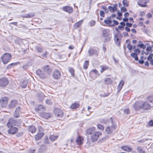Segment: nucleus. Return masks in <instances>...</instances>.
<instances>
[{"label": "nucleus", "mask_w": 153, "mask_h": 153, "mask_svg": "<svg viewBox=\"0 0 153 153\" xmlns=\"http://www.w3.org/2000/svg\"><path fill=\"white\" fill-rule=\"evenodd\" d=\"M44 69L45 72H47L48 74L51 71V69L48 65L45 66L44 68Z\"/></svg>", "instance_id": "58836bf2"}, {"label": "nucleus", "mask_w": 153, "mask_h": 153, "mask_svg": "<svg viewBox=\"0 0 153 153\" xmlns=\"http://www.w3.org/2000/svg\"><path fill=\"white\" fill-rule=\"evenodd\" d=\"M108 9L109 11L111 12H114L115 11L114 9V8L113 7L111 6H108Z\"/></svg>", "instance_id": "6e6d98bb"}, {"label": "nucleus", "mask_w": 153, "mask_h": 153, "mask_svg": "<svg viewBox=\"0 0 153 153\" xmlns=\"http://www.w3.org/2000/svg\"><path fill=\"white\" fill-rule=\"evenodd\" d=\"M23 132H18L16 134V136L17 137H19L22 136L23 134Z\"/></svg>", "instance_id": "e2e57ef3"}, {"label": "nucleus", "mask_w": 153, "mask_h": 153, "mask_svg": "<svg viewBox=\"0 0 153 153\" xmlns=\"http://www.w3.org/2000/svg\"><path fill=\"white\" fill-rule=\"evenodd\" d=\"M102 37L104 38L106 37L111 36L110 33V31L108 29H104L102 30Z\"/></svg>", "instance_id": "f3484780"}, {"label": "nucleus", "mask_w": 153, "mask_h": 153, "mask_svg": "<svg viewBox=\"0 0 153 153\" xmlns=\"http://www.w3.org/2000/svg\"><path fill=\"white\" fill-rule=\"evenodd\" d=\"M149 0H139L137 2L138 4L141 7H146L147 6L146 4L148 3Z\"/></svg>", "instance_id": "9b49d317"}, {"label": "nucleus", "mask_w": 153, "mask_h": 153, "mask_svg": "<svg viewBox=\"0 0 153 153\" xmlns=\"http://www.w3.org/2000/svg\"><path fill=\"white\" fill-rule=\"evenodd\" d=\"M95 127H92L88 128L86 130V134L87 135H90L92 134L95 131Z\"/></svg>", "instance_id": "6ab92c4d"}, {"label": "nucleus", "mask_w": 153, "mask_h": 153, "mask_svg": "<svg viewBox=\"0 0 153 153\" xmlns=\"http://www.w3.org/2000/svg\"><path fill=\"white\" fill-rule=\"evenodd\" d=\"M54 113L55 115L58 117L61 118L63 115V111L60 109H56L54 110Z\"/></svg>", "instance_id": "1a4fd4ad"}, {"label": "nucleus", "mask_w": 153, "mask_h": 153, "mask_svg": "<svg viewBox=\"0 0 153 153\" xmlns=\"http://www.w3.org/2000/svg\"><path fill=\"white\" fill-rule=\"evenodd\" d=\"M146 48H153V43L151 42H147L145 43Z\"/></svg>", "instance_id": "72a5a7b5"}, {"label": "nucleus", "mask_w": 153, "mask_h": 153, "mask_svg": "<svg viewBox=\"0 0 153 153\" xmlns=\"http://www.w3.org/2000/svg\"><path fill=\"white\" fill-rule=\"evenodd\" d=\"M21 108L20 107H18L15 109V111L13 114V117L14 118H16L20 117V112Z\"/></svg>", "instance_id": "4468645a"}, {"label": "nucleus", "mask_w": 153, "mask_h": 153, "mask_svg": "<svg viewBox=\"0 0 153 153\" xmlns=\"http://www.w3.org/2000/svg\"><path fill=\"white\" fill-rule=\"evenodd\" d=\"M8 98L7 97H2L0 100V105L1 107H5L8 102Z\"/></svg>", "instance_id": "6e6552de"}, {"label": "nucleus", "mask_w": 153, "mask_h": 153, "mask_svg": "<svg viewBox=\"0 0 153 153\" xmlns=\"http://www.w3.org/2000/svg\"><path fill=\"white\" fill-rule=\"evenodd\" d=\"M36 128L33 125L30 126L28 128V131L32 133H35L36 131Z\"/></svg>", "instance_id": "473e14b6"}, {"label": "nucleus", "mask_w": 153, "mask_h": 153, "mask_svg": "<svg viewBox=\"0 0 153 153\" xmlns=\"http://www.w3.org/2000/svg\"><path fill=\"white\" fill-rule=\"evenodd\" d=\"M47 146L45 144L41 145L39 149V151L41 152H43L45 150L47 149Z\"/></svg>", "instance_id": "c756f323"}, {"label": "nucleus", "mask_w": 153, "mask_h": 153, "mask_svg": "<svg viewBox=\"0 0 153 153\" xmlns=\"http://www.w3.org/2000/svg\"><path fill=\"white\" fill-rule=\"evenodd\" d=\"M124 113L126 114H128L130 113V110L129 108L124 109L123 110Z\"/></svg>", "instance_id": "052dcab7"}, {"label": "nucleus", "mask_w": 153, "mask_h": 153, "mask_svg": "<svg viewBox=\"0 0 153 153\" xmlns=\"http://www.w3.org/2000/svg\"><path fill=\"white\" fill-rule=\"evenodd\" d=\"M20 62H17L12 63L6 66V68L7 69H10L11 68H13L16 65H17L20 63Z\"/></svg>", "instance_id": "393cba45"}, {"label": "nucleus", "mask_w": 153, "mask_h": 153, "mask_svg": "<svg viewBox=\"0 0 153 153\" xmlns=\"http://www.w3.org/2000/svg\"><path fill=\"white\" fill-rule=\"evenodd\" d=\"M42 117L46 119L51 117V114L49 113L44 112L42 114Z\"/></svg>", "instance_id": "bb28decb"}, {"label": "nucleus", "mask_w": 153, "mask_h": 153, "mask_svg": "<svg viewBox=\"0 0 153 153\" xmlns=\"http://www.w3.org/2000/svg\"><path fill=\"white\" fill-rule=\"evenodd\" d=\"M112 22L114 23V24H111V25H109V26L113 27L115 25H117L119 24L118 22L116 20H113L112 21Z\"/></svg>", "instance_id": "09e8293b"}, {"label": "nucleus", "mask_w": 153, "mask_h": 153, "mask_svg": "<svg viewBox=\"0 0 153 153\" xmlns=\"http://www.w3.org/2000/svg\"><path fill=\"white\" fill-rule=\"evenodd\" d=\"M44 135V133L43 132L41 133H38L37 134L35 135V138L36 140H38L41 139L42 137Z\"/></svg>", "instance_id": "5701e85b"}, {"label": "nucleus", "mask_w": 153, "mask_h": 153, "mask_svg": "<svg viewBox=\"0 0 153 153\" xmlns=\"http://www.w3.org/2000/svg\"><path fill=\"white\" fill-rule=\"evenodd\" d=\"M127 48H136V46L135 45L133 46L130 44H128L127 45Z\"/></svg>", "instance_id": "338daca9"}, {"label": "nucleus", "mask_w": 153, "mask_h": 153, "mask_svg": "<svg viewBox=\"0 0 153 153\" xmlns=\"http://www.w3.org/2000/svg\"><path fill=\"white\" fill-rule=\"evenodd\" d=\"M110 121L111 123V125H108L106 126L105 128V131L106 133L108 134H111L113 133L114 130L116 128L117 124L114 123L113 119L112 117L110 118Z\"/></svg>", "instance_id": "f257e3e1"}, {"label": "nucleus", "mask_w": 153, "mask_h": 153, "mask_svg": "<svg viewBox=\"0 0 153 153\" xmlns=\"http://www.w3.org/2000/svg\"><path fill=\"white\" fill-rule=\"evenodd\" d=\"M123 5L126 7H127L128 6V2L126 0H123Z\"/></svg>", "instance_id": "864d4df0"}, {"label": "nucleus", "mask_w": 153, "mask_h": 153, "mask_svg": "<svg viewBox=\"0 0 153 153\" xmlns=\"http://www.w3.org/2000/svg\"><path fill=\"white\" fill-rule=\"evenodd\" d=\"M63 10L65 12H67L69 13H71L73 12V8L69 6H66L63 7Z\"/></svg>", "instance_id": "dca6fc26"}, {"label": "nucleus", "mask_w": 153, "mask_h": 153, "mask_svg": "<svg viewBox=\"0 0 153 153\" xmlns=\"http://www.w3.org/2000/svg\"><path fill=\"white\" fill-rule=\"evenodd\" d=\"M153 56V54H150L149 56H148L147 57V60L149 61H150L152 59V57Z\"/></svg>", "instance_id": "69168bd1"}, {"label": "nucleus", "mask_w": 153, "mask_h": 153, "mask_svg": "<svg viewBox=\"0 0 153 153\" xmlns=\"http://www.w3.org/2000/svg\"><path fill=\"white\" fill-rule=\"evenodd\" d=\"M9 83L8 79L5 77L0 78V87H5Z\"/></svg>", "instance_id": "423d86ee"}, {"label": "nucleus", "mask_w": 153, "mask_h": 153, "mask_svg": "<svg viewBox=\"0 0 153 153\" xmlns=\"http://www.w3.org/2000/svg\"><path fill=\"white\" fill-rule=\"evenodd\" d=\"M110 121H111L110 118L109 119L107 118H105L101 119L100 122L101 123L104 124H107Z\"/></svg>", "instance_id": "7c9ffc66"}, {"label": "nucleus", "mask_w": 153, "mask_h": 153, "mask_svg": "<svg viewBox=\"0 0 153 153\" xmlns=\"http://www.w3.org/2000/svg\"><path fill=\"white\" fill-rule=\"evenodd\" d=\"M79 104L76 102L72 104L70 106L71 108L73 109H77L79 108Z\"/></svg>", "instance_id": "e433bc0d"}, {"label": "nucleus", "mask_w": 153, "mask_h": 153, "mask_svg": "<svg viewBox=\"0 0 153 153\" xmlns=\"http://www.w3.org/2000/svg\"><path fill=\"white\" fill-rule=\"evenodd\" d=\"M101 67L102 68L100 71L101 73H102L104 71L108 69V67L106 66H104L103 65H101Z\"/></svg>", "instance_id": "3c124183"}, {"label": "nucleus", "mask_w": 153, "mask_h": 153, "mask_svg": "<svg viewBox=\"0 0 153 153\" xmlns=\"http://www.w3.org/2000/svg\"><path fill=\"white\" fill-rule=\"evenodd\" d=\"M28 83V81L27 80H24L20 83V86L22 88H26Z\"/></svg>", "instance_id": "a878e982"}, {"label": "nucleus", "mask_w": 153, "mask_h": 153, "mask_svg": "<svg viewBox=\"0 0 153 153\" xmlns=\"http://www.w3.org/2000/svg\"><path fill=\"white\" fill-rule=\"evenodd\" d=\"M142 42V41H139L138 42V44H137L136 46H137V48H146L145 43L144 44Z\"/></svg>", "instance_id": "f704fd0d"}, {"label": "nucleus", "mask_w": 153, "mask_h": 153, "mask_svg": "<svg viewBox=\"0 0 153 153\" xmlns=\"http://www.w3.org/2000/svg\"><path fill=\"white\" fill-rule=\"evenodd\" d=\"M141 102L137 101L134 104L133 107L136 111H139L141 108Z\"/></svg>", "instance_id": "9d476101"}, {"label": "nucleus", "mask_w": 153, "mask_h": 153, "mask_svg": "<svg viewBox=\"0 0 153 153\" xmlns=\"http://www.w3.org/2000/svg\"><path fill=\"white\" fill-rule=\"evenodd\" d=\"M112 82V80L109 78H105L104 81V83L105 84L111 85Z\"/></svg>", "instance_id": "c85d7f7f"}, {"label": "nucleus", "mask_w": 153, "mask_h": 153, "mask_svg": "<svg viewBox=\"0 0 153 153\" xmlns=\"http://www.w3.org/2000/svg\"><path fill=\"white\" fill-rule=\"evenodd\" d=\"M7 126L9 128L7 131L8 134H14L18 132V128L16 127L13 126L10 124L9 122H8Z\"/></svg>", "instance_id": "f03ea898"}, {"label": "nucleus", "mask_w": 153, "mask_h": 153, "mask_svg": "<svg viewBox=\"0 0 153 153\" xmlns=\"http://www.w3.org/2000/svg\"><path fill=\"white\" fill-rule=\"evenodd\" d=\"M45 143L46 144H48L49 143V141L48 140V137L46 136V137L45 139Z\"/></svg>", "instance_id": "680f3d73"}, {"label": "nucleus", "mask_w": 153, "mask_h": 153, "mask_svg": "<svg viewBox=\"0 0 153 153\" xmlns=\"http://www.w3.org/2000/svg\"><path fill=\"white\" fill-rule=\"evenodd\" d=\"M102 134V133L100 132L95 131L92 134L91 137V141L92 142H95L99 138V136Z\"/></svg>", "instance_id": "39448f33"}, {"label": "nucleus", "mask_w": 153, "mask_h": 153, "mask_svg": "<svg viewBox=\"0 0 153 153\" xmlns=\"http://www.w3.org/2000/svg\"><path fill=\"white\" fill-rule=\"evenodd\" d=\"M114 40L116 44L118 45H120V42L119 38L116 36H115Z\"/></svg>", "instance_id": "a19ab883"}, {"label": "nucleus", "mask_w": 153, "mask_h": 153, "mask_svg": "<svg viewBox=\"0 0 153 153\" xmlns=\"http://www.w3.org/2000/svg\"><path fill=\"white\" fill-rule=\"evenodd\" d=\"M42 72L41 69H39L36 71V73L38 76Z\"/></svg>", "instance_id": "774afa93"}, {"label": "nucleus", "mask_w": 153, "mask_h": 153, "mask_svg": "<svg viewBox=\"0 0 153 153\" xmlns=\"http://www.w3.org/2000/svg\"><path fill=\"white\" fill-rule=\"evenodd\" d=\"M141 108L144 110L149 109L151 108V105L149 104L148 101H141Z\"/></svg>", "instance_id": "0eeeda50"}, {"label": "nucleus", "mask_w": 153, "mask_h": 153, "mask_svg": "<svg viewBox=\"0 0 153 153\" xmlns=\"http://www.w3.org/2000/svg\"><path fill=\"white\" fill-rule=\"evenodd\" d=\"M89 55L90 56L93 55H98V51L94 49V48H90L88 51Z\"/></svg>", "instance_id": "a211bd4d"}, {"label": "nucleus", "mask_w": 153, "mask_h": 153, "mask_svg": "<svg viewBox=\"0 0 153 153\" xmlns=\"http://www.w3.org/2000/svg\"><path fill=\"white\" fill-rule=\"evenodd\" d=\"M39 77L41 79H44L46 77V76L45 74L43 73L42 72L39 75Z\"/></svg>", "instance_id": "603ef678"}, {"label": "nucleus", "mask_w": 153, "mask_h": 153, "mask_svg": "<svg viewBox=\"0 0 153 153\" xmlns=\"http://www.w3.org/2000/svg\"><path fill=\"white\" fill-rule=\"evenodd\" d=\"M97 127L100 130L102 131H103L104 129V126L100 124H98L97 125Z\"/></svg>", "instance_id": "8fccbe9b"}, {"label": "nucleus", "mask_w": 153, "mask_h": 153, "mask_svg": "<svg viewBox=\"0 0 153 153\" xmlns=\"http://www.w3.org/2000/svg\"><path fill=\"white\" fill-rule=\"evenodd\" d=\"M121 148L123 150L128 152H130L132 151L131 148L127 146H122Z\"/></svg>", "instance_id": "cd10ccee"}, {"label": "nucleus", "mask_w": 153, "mask_h": 153, "mask_svg": "<svg viewBox=\"0 0 153 153\" xmlns=\"http://www.w3.org/2000/svg\"><path fill=\"white\" fill-rule=\"evenodd\" d=\"M53 76L55 79H59L61 77V73L60 71L57 70H55L53 71Z\"/></svg>", "instance_id": "f8f14e48"}, {"label": "nucleus", "mask_w": 153, "mask_h": 153, "mask_svg": "<svg viewBox=\"0 0 153 153\" xmlns=\"http://www.w3.org/2000/svg\"><path fill=\"white\" fill-rule=\"evenodd\" d=\"M129 50L131 51L132 50H134V49L135 50H134V53H136L137 55L139 54L140 53V50L139 49V48H128Z\"/></svg>", "instance_id": "c03bdc74"}, {"label": "nucleus", "mask_w": 153, "mask_h": 153, "mask_svg": "<svg viewBox=\"0 0 153 153\" xmlns=\"http://www.w3.org/2000/svg\"><path fill=\"white\" fill-rule=\"evenodd\" d=\"M92 72L94 73V74H95L96 75V76H100V74L99 73L98 71L96 69H94L92 70L91 71V73H90V74H91Z\"/></svg>", "instance_id": "37998d69"}, {"label": "nucleus", "mask_w": 153, "mask_h": 153, "mask_svg": "<svg viewBox=\"0 0 153 153\" xmlns=\"http://www.w3.org/2000/svg\"><path fill=\"white\" fill-rule=\"evenodd\" d=\"M83 138L82 137L79 135L78 136L76 140V142L77 144L79 145H82L83 143Z\"/></svg>", "instance_id": "aec40b11"}, {"label": "nucleus", "mask_w": 153, "mask_h": 153, "mask_svg": "<svg viewBox=\"0 0 153 153\" xmlns=\"http://www.w3.org/2000/svg\"><path fill=\"white\" fill-rule=\"evenodd\" d=\"M19 52L21 55H23L29 52V48H19Z\"/></svg>", "instance_id": "412c9836"}, {"label": "nucleus", "mask_w": 153, "mask_h": 153, "mask_svg": "<svg viewBox=\"0 0 153 153\" xmlns=\"http://www.w3.org/2000/svg\"><path fill=\"white\" fill-rule=\"evenodd\" d=\"M18 103L17 101L15 100H11L9 104L8 108L9 109H11L15 108Z\"/></svg>", "instance_id": "ddd939ff"}, {"label": "nucleus", "mask_w": 153, "mask_h": 153, "mask_svg": "<svg viewBox=\"0 0 153 153\" xmlns=\"http://www.w3.org/2000/svg\"><path fill=\"white\" fill-rule=\"evenodd\" d=\"M11 57V54L6 53L3 55L1 57V59L3 64H6L10 61Z\"/></svg>", "instance_id": "20e7f679"}, {"label": "nucleus", "mask_w": 153, "mask_h": 153, "mask_svg": "<svg viewBox=\"0 0 153 153\" xmlns=\"http://www.w3.org/2000/svg\"><path fill=\"white\" fill-rule=\"evenodd\" d=\"M35 15V13L34 12L30 13H29L25 14L22 15V17L23 18H30L33 17Z\"/></svg>", "instance_id": "b1692460"}, {"label": "nucleus", "mask_w": 153, "mask_h": 153, "mask_svg": "<svg viewBox=\"0 0 153 153\" xmlns=\"http://www.w3.org/2000/svg\"><path fill=\"white\" fill-rule=\"evenodd\" d=\"M111 36H108L106 37V38H105L104 40L105 42H110L111 39Z\"/></svg>", "instance_id": "5fc2aeb1"}, {"label": "nucleus", "mask_w": 153, "mask_h": 153, "mask_svg": "<svg viewBox=\"0 0 153 153\" xmlns=\"http://www.w3.org/2000/svg\"><path fill=\"white\" fill-rule=\"evenodd\" d=\"M57 138V136H55L53 135H51L49 137L50 140L52 141L55 140Z\"/></svg>", "instance_id": "de8ad7c7"}, {"label": "nucleus", "mask_w": 153, "mask_h": 153, "mask_svg": "<svg viewBox=\"0 0 153 153\" xmlns=\"http://www.w3.org/2000/svg\"><path fill=\"white\" fill-rule=\"evenodd\" d=\"M8 122H9L10 124L13 126H17L18 127H21L22 123V121L20 119L15 120L12 117L10 118Z\"/></svg>", "instance_id": "7ed1b4c3"}, {"label": "nucleus", "mask_w": 153, "mask_h": 153, "mask_svg": "<svg viewBox=\"0 0 153 153\" xmlns=\"http://www.w3.org/2000/svg\"><path fill=\"white\" fill-rule=\"evenodd\" d=\"M147 100L151 103H153V95L148 96L147 98Z\"/></svg>", "instance_id": "49530a36"}, {"label": "nucleus", "mask_w": 153, "mask_h": 153, "mask_svg": "<svg viewBox=\"0 0 153 153\" xmlns=\"http://www.w3.org/2000/svg\"><path fill=\"white\" fill-rule=\"evenodd\" d=\"M89 65V61H85L84 63L83 68V69L86 70L88 68Z\"/></svg>", "instance_id": "79ce46f5"}, {"label": "nucleus", "mask_w": 153, "mask_h": 153, "mask_svg": "<svg viewBox=\"0 0 153 153\" xmlns=\"http://www.w3.org/2000/svg\"><path fill=\"white\" fill-rule=\"evenodd\" d=\"M96 22L95 21L92 20L90 22V25L91 26H93L95 24Z\"/></svg>", "instance_id": "bf43d9fd"}, {"label": "nucleus", "mask_w": 153, "mask_h": 153, "mask_svg": "<svg viewBox=\"0 0 153 153\" xmlns=\"http://www.w3.org/2000/svg\"><path fill=\"white\" fill-rule=\"evenodd\" d=\"M109 138V136H106L102 138L99 140V142L101 143H102L106 141Z\"/></svg>", "instance_id": "a18cd8bd"}, {"label": "nucleus", "mask_w": 153, "mask_h": 153, "mask_svg": "<svg viewBox=\"0 0 153 153\" xmlns=\"http://www.w3.org/2000/svg\"><path fill=\"white\" fill-rule=\"evenodd\" d=\"M100 15L101 16L104 17L105 16V13L103 11L101 10L100 11Z\"/></svg>", "instance_id": "0e129e2a"}, {"label": "nucleus", "mask_w": 153, "mask_h": 153, "mask_svg": "<svg viewBox=\"0 0 153 153\" xmlns=\"http://www.w3.org/2000/svg\"><path fill=\"white\" fill-rule=\"evenodd\" d=\"M136 149L138 153H146V151L143 150L141 146H137L136 148Z\"/></svg>", "instance_id": "2f4dec72"}, {"label": "nucleus", "mask_w": 153, "mask_h": 153, "mask_svg": "<svg viewBox=\"0 0 153 153\" xmlns=\"http://www.w3.org/2000/svg\"><path fill=\"white\" fill-rule=\"evenodd\" d=\"M38 106L39 107L37 108L38 111H39L41 108L44 109L45 108V106L42 105L40 104Z\"/></svg>", "instance_id": "13d9d810"}, {"label": "nucleus", "mask_w": 153, "mask_h": 153, "mask_svg": "<svg viewBox=\"0 0 153 153\" xmlns=\"http://www.w3.org/2000/svg\"><path fill=\"white\" fill-rule=\"evenodd\" d=\"M124 84V82L123 80H121L118 84L117 89V91L116 93V94L117 95L120 92L121 90L122 89L123 86Z\"/></svg>", "instance_id": "2eb2a0df"}, {"label": "nucleus", "mask_w": 153, "mask_h": 153, "mask_svg": "<svg viewBox=\"0 0 153 153\" xmlns=\"http://www.w3.org/2000/svg\"><path fill=\"white\" fill-rule=\"evenodd\" d=\"M46 103L49 105H51L52 104V102H51V101L50 99H47L45 101Z\"/></svg>", "instance_id": "4d7b16f0"}, {"label": "nucleus", "mask_w": 153, "mask_h": 153, "mask_svg": "<svg viewBox=\"0 0 153 153\" xmlns=\"http://www.w3.org/2000/svg\"><path fill=\"white\" fill-rule=\"evenodd\" d=\"M45 96L44 94H39L38 95V100L41 102H42L43 100V98Z\"/></svg>", "instance_id": "4c0bfd02"}, {"label": "nucleus", "mask_w": 153, "mask_h": 153, "mask_svg": "<svg viewBox=\"0 0 153 153\" xmlns=\"http://www.w3.org/2000/svg\"><path fill=\"white\" fill-rule=\"evenodd\" d=\"M107 19L104 21V22L107 25H110L112 23V21L110 17H107L106 18Z\"/></svg>", "instance_id": "c9c22d12"}, {"label": "nucleus", "mask_w": 153, "mask_h": 153, "mask_svg": "<svg viewBox=\"0 0 153 153\" xmlns=\"http://www.w3.org/2000/svg\"><path fill=\"white\" fill-rule=\"evenodd\" d=\"M74 71H75L73 68L69 67V72L71 73V76L73 77L75 76Z\"/></svg>", "instance_id": "ea45409f"}, {"label": "nucleus", "mask_w": 153, "mask_h": 153, "mask_svg": "<svg viewBox=\"0 0 153 153\" xmlns=\"http://www.w3.org/2000/svg\"><path fill=\"white\" fill-rule=\"evenodd\" d=\"M83 22V20H81L74 23L73 25L74 29H76L80 27L81 25Z\"/></svg>", "instance_id": "4be33fe9"}]
</instances>
